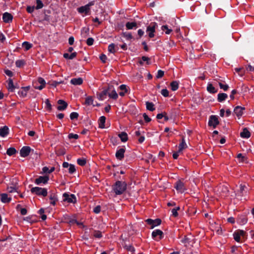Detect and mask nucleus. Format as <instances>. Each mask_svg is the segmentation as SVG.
<instances>
[{"label":"nucleus","mask_w":254,"mask_h":254,"mask_svg":"<svg viewBox=\"0 0 254 254\" xmlns=\"http://www.w3.org/2000/svg\"><path fill=\"white\" fill-rule=\"evenodd\" d=\"M127 189V184L124 181H117L112 186V190L115 195L123 194Z\"/></svg>","instance_id":"f257e3e1"},{"label":"nucleus","mask_w":254,"mask_h":254,"mask_svg":"<svg viewBox=\"0 0 254 254\" xmlns=\"http://www.w3.org/2000/svg\"><path fill=\"white\" fill-rule=\"evenodd\" d=\"M31 192L35 193L37 195L46 196L48 194L47 190L46 188H42L38 187H33L31 189Z\"/></svg>","instance_id":"f03ea898"},{"label":"nucleus","mask_w":254,"mask_h":254,"mask_svg":"<svg viewBox=\"0 0 254 254\" xmlns=\"http://www.w3.org/2000/svg\"><path fill=\"white\" fill-rule=\"evenodd\" d=\"M156 27H157V24L154 22H151L147 27L146 32L148 33L149 38H151L154 37V32Z\"/></svg>","instance_id":"7ed1b4c3"},{"label":"nucleus","mask_w":254,"mask_h":254,"mask_svg":"<svg viewBox=\"0 0 254 254\" xmlns=\"http://www.w3.org/2000/svg\"><path fill=\"white\" fill-rule=\"evenodd\" d=\"M64 201L68 203H75L76 202V197L73 194H68L65 192L63 194Z\"/></svg>","instance_id":"20e7f679"},{"label":"nucleus","mask_w":254,"mask_h":254,"mask_svg":"<svg viewBox=\"0 0 254 254\" xmlns=\"http://www.w3.org/2000/svg\"><path fill=\"white\" fill-rule=\"evenodd\" d=\"M145 222L148 225L150 226V229H153L155 227L161 224V220L159 218H157L155 220L147 219L146 220Z\"/></svg>","instance_id":"39448f33"},{"label":"nucleus","mask_w":254,"mask_h":254,"mask_svg":"<svg viewBox=\"0 0 254 254\" xmlns=\"http://www.w3.org/2000/svg\"><path fill=\"white\" fill-rule=\"evenodd\" d=\"M219 124V122L217 116L215 115H211L210 116L208 123L209 126L215 128Z\"/></svg>","instance_id":"423d86ee"},{"label":"nucleus","mask_w":254,"mask_h":254,"mask_svg":"<svg viewBox=\"0 0 254 254\" xmlns=\"http://www.w3.org/2000/svg\"><path fill=\"white\" fill-rule=\"evenodd\" d=\"M174 188L181 193H183L186 190L184 184L181 180H178L175 183Z\"/></svg>","instance_id":"0eeeda50"},{"label":"nucleus","mask_w":254,"mask_h":254,"mask_svg":"<svg viewBox=\"0 0 254 254\" xmlns=\"http://www.w3.org/2000/svg\"><path fill=\"white\" fill-rule=\"evenodd\" d=\"M49 180L48 176H39L35 179V183L37 185H40L41 184H46Z\"/></svg>","instance_id":"6e6552de"},{"label":"nucleus","mask_w":254,"mask_h":254,"mask_svg":"<svg viewBox=\"0 0 254 254\" xmlns=\"http://www.w3.org/2000/svg\"><path fill=\"white\" fill-rule=\"evenodd\" d=\"M31 151V148L28 146H24L20 150V155L22 157L28 156Z\"/></svg>","instance_id":"1a4fd4ad"},{"label":"nucleus","mask_w":254,"mask_h":254,"mask_svg":"<svg viewBox=\"0 0 254 254\" xmlns=\"http://www.w3.org/2000/svg\"><path fill=\"white\" fill-rule=\"evenodd\" d=\"M126 149L125 148H121L118 149L116 151L115 156L117 159L122 160L124 158V154Z\"/></svg>","instance_id":"9d476101"},{"label":"nucleus","mask_w":254,"mask_h":254,"mask_svg":"<svg viewBox=\"0 0 254 254\" xmlns=\"http://www.w3.org/2000/svg\"><path fill=\"white\" fill-rule=\"evenodd\" d=\"M78 12L80 13H84L85 15H89L90 11V8H88V6H82L77 8Z\"/></svg>","instance_id":"9b49d317"},{"label":"nucleus","mask_w":254,"mask_h":254,"mask_svg":"<svg viewBox=\"0 0 254 254\" xmlns=\"http://www.w3.org/2000/svg\"><path fill=\"white\" fill-rule=\"evenodd\" d=\"M58 104L60 105L57 107V109L59 111H64L67 107V104L63 100H59L58 101Z\"/></svg>","instance_id":"f8f14e48"},{"label":"nucleus","mask_w":254,"mask_h":254,"mask_svg":"<svg viewBox=\"0 0 254 254\" xmlns=\"http://www.w3.org/2000/svg\"><path fill=\"white\" fill-rule=\"evenodd\" d=\"M158 236L159 237L160 240L162 239L164 237L163 232L159 229L155 230L152 232V237L153 239H155Z\"/></svg>","instance_id":"ddd939ff"},{"label":"nucleus","mask_w":254,"mask_h":254,"mask_svg":"<svg viewBox=\"0 0 254 254\" xmlns=\"http://www.w3.org/2000/svg\"><path fill=\"white\" fill-rule=\"evenodd\" d=\"M237 221L240 225H243L247 223L248 219L245 214H241L238 216Z\"/></svg>","instance_id":"4468645a"},{"label":"nucleus","mask_w":254,"mask_h":254,"mask_svg":"<svg viewBox=\"0 0 254 254\" xmlns=\"http://www.w3.org/2000/svg\"><path fill=\"white\" fill-rule=\"evenodd\" d=\"M119 89L121 91L119 92V95L121 96H124L126 93H127L129 90L128 87L125 84H122L119 86Z\"/></svg>","instance_id":"2eb2a0df"},{"label":"nucleus","mask_w":254,"mask_h":254,"mask_svg":"<svg viewBox=\"0 0 254 254\" xmlns=\"http://www.w3.org/2000/svg\"><path fill=\"white\" fill-rule=\"evenodd\" d=\"M12 15L8 12H4L2 15V19L5 23H9L12 20Z\"/></svg>","instance_id":"dca6fc26"},{"label":"nucleus","mask_w":254,"mask_h":254,"mask_svg":"<svg viewBox=\"0 0 254 254\" xmlns=\"http://www.w3.org/2000/svg\"><path fill=\"white\" fill-rule=\"evenodd\" d=\"M245 110V108L242 107L240 106H236L234 110V112L237 115V117H241L243 115V111Z\"/></svg>","instance_id":"f3484780"},{"label":"nucleus","mask_w":254,"mask_h":254,"mask_svg":"<svg viewBox=\"0 0 254 254\" xmlns=\"http://www.w3.org/2000/svg\"><path fill=\"white\" fill-rule=\"evenodd\" d=\"M9 133V128L7 126H3L0 128V136L5 137Z\"/></svg>","instance_id":"a211bd4d"},{"label":"nucleus","mask_w":254,"mask_h":254,"mask_svg":"<svg viewBox=\"0 0 254 254\" xmlns=\"http://www.w3.org/2000/svg\"><path fill=\"white\" fill-rule=\"evenodd\" d=\"M38 82L40 83L41 85L38 86H35V88L39 89V90H42L44 88V87L46 85V81L44 78L42 77H39L38 78Z\"/></svg>","instance_id":"6ab92c4d"},{"label":"nucleus","mask_w":254,"mask_h":254,"mask_svg":"<svg viewBox=\"0 0 254 254\" xmlns=\"http://www.w3.org/2000/svg\"><path fill=\"white\" fill-rule=\"evenodd\" d=\"M206 89H207V91L211 94H214L218 92V89H216L214 87L213 84L211 83H208L207 84Z\"/></svg>","instance_id":"aec40b11"},{"label":"nucleus","mask_w":254,"mask_h":254,"mask_svg":"<svg viewBox=\"0 0 254 254\" xmlns=\"http://www.w3.org/2000/svg\"><path fill=\"white\" fill-rule=\"evenodd\" d=\"M70 83L74 85H80L83 83V79L81 77L74 78L70 80Z\"/></svg>","instance_id":"412c9836"},{"label":"nucleus","mask_w":254,"mask_h":254,"mask_svg":"<svg viewBox=\"0 0 254 254\" xmlns=\"http://www.w3.org/2000/svg\"><path fill=\"white\" fill-rule=\"evenodd\" d=\"M0 200L3 203H9L11 200V198L8 197L6 193H1L0 194Z\"/></svg>","instance_id":"4be33fe9"},{"label":"nucleus","mask_w":254,"mask_h":254,"mask_svg":"<svg viewBox=\"0 0 254 254\" xmlns=\"http://www.w3.org/2000/svg\"><path fill=\"white\" fill-rule=\"evenodd\" d=\"M247 187L245 185H240V190L238 191V195L242 196L246 194L247 192Z\"/></svg>","instance_id":"5701e85b"},{"label":"nucleus","mask_w":254,"mask_h":254,"mask_svg":"<svg viewBox=\"0 0 254 254\" xmlns=\"http://www.w3.org/2000/svg\"><path fill=\"white\" fill-rule=\"evenodd\" d=\"M251 136V133L247 129V128H244L243 131L240 133V136L244 138H248Z\"/></svg>","instance_id":"b1692460"},{"label":"nucleus","mask_w":254,"mask_h":254,"mask_svg":"<svg viewBox=\"0 0 254 254\" xmlns=\"http://www.w3.org/2000/svg\"><path fill=\"white\" fill-rule=\"evenodd\" d=\"M228 98V95L226 93H220L217 95V101L219 102L224 101Z\"/></svg>","instance_id":"393cba45"},{"label":"nucleus","mask_w":254,"mask_h":254,"mask_svg":"<svg viewBox=\"0 0 254 254\" xmlns=\"http://www.w3.org/2000/svg\"><path fill=\"white\" fill-rule=\"evenodd\" d=\"M16 88V86L13 84V80L11 78H9L8 80L7 89L9 92H13Z\"/></svg>","instance_id":"a878e982"},{"label":"nucleus","mask_w":254,"mask_h":254,"mask_svg":"<svg viewBox=\"0 0 254 254\" xmlns=\"http://www.w3.org/2000/svg\"><path fill=\"white\" fill-rule=\"evenodd\" d=\"M106 119V117L103 116L100 117L98 120L99 127L101 128H105Z\"/></svg>","instance_id":"bb28decb"},{"label":"nucleus","mask_w":254,"mask_h":254,"mask_svg":"<svg viewBox=\"0 0 254 254\" xmlns=\"http://www.w3.org/2000/svg\"><path fill=\"white\" fill-rule=\"evenodd\" d=\"M107 95V91L104 89L102 92L97 94V98L100 100H104Z\"/></svg>","instance_id":"cd10ccee"},{"label":"nucleus","mask_w":254,"mask_h":254,"mask_svg":"<svg viewBox=\"0 0 254 254\" xmlns=\"http://www.w3.org/2000/svg\"><path fill=\"white\" fill-rule=\"evenodd\" d=\"M126 27L128 30L136 29L137 28V24L135 22H127L126 24Z\"/></svg>","instance_id":"c85d7f7f"},{"label":"nucleus","mask_w":254,"mask_h":254,"mask_svg":"<svg viewBox=\"0 0 254 254\" xmlns=\"http://www.w3.org/2000/svg\"><path fill=\"white\" fill-rule=\"evenodd\" d=\"M108 50L110 53L114 54L118 50V48L116 47L114 43H111L108 46Z\"/></svg>","instance_id":"c756f323"},{"label":"nucleus","mask_w":254,"mask_h":254,"mask_svg":"<svg viewBox=\"0 0 254 254\" xmlns=\"http://www.w3.org/2000/svg\"><path fill=\"white\" fill-rule=\"evenodd\" d=\"M179 82L178 81H173L170 83V86L172 91H176L179 88Z\"/></svg>","instance_id":"7c9ffc66"},{"label":"nucleus","mask_w":254,"mask_h":254,"mask_svg":"<svg viewBox=\"0 0 254 254\" xmlns=\"http://www.w3.org/2000/svg\"><path fill=\"white\" fill-rule=\"evenodd\" d=\"M122 142H126L128 140L127 134L125 132H121L118 135Z\"/></svg>","instance_id":"2f4dec72"},{"label":"nucleus","mask_w":254,"mask_h":254,"mask_svg":"<svg viewBox=\"0 0 254 254\" xmlns=\"http://www.w3.org/2000/svg\"><path fill=\"white\" fill-rule=\"evenodd\" d=\"M108 95L110 98L113 99L114 100H117L118 98V95L117 92L116 91L115 88L112 90V91L111 92L109 93Z\"/></svg>","instance_id":"473e14b6"},{"label":"nucleus","mask_w":254,"mask_h":254,"mask_svg":"<svg viewBox=\"0 0 254 254\" xmlns=\"http://www.w3.org/2000/svg\"><path fill=\"white\" fill-rule=\"evenodd\" d=\"M49 198L51 200L50 204L53 205H55L56 201L58 200L56 194L53 193H51L50 195Z\"/></svg>","instance_id":"72a5a7b5"},{"label":"nucleus","mask_w":254,"mask_h":254,"mask_svg":"<svg viewBox=\"0 0 254 254\" xmlns=\"http://www.w3.org/2000/svg\"><path fill=\"white\" fill-rule=\"evenodd\" d=\"M187 147V144L184 137H183L182 142L179 145V152H181L185 148Z\"/></svg>","instance_id":"f704fd0d"},{"label":"nucleus","mask_w":254,"mask_h":254,"mask_svg":"<svg viewBox=\"0 0 254 254\" xmlns=\"http://www.w3.org/2000/svg\"><path fill=\"white\" fill-rule=\"evenodd\" d=\"M123 247L127 251L130 252L132 253H134L135 252V249L131 245H128L127 244L125 243L124 245H123Z\"/></svg>","instance_id":"c9c22d12"},{"label":"nucleus","mask_w":254,"mask_h":254,"mask_svg":"<svg viewBox=\"0 0 254 254\" xmlns=\"http://www.w3.org/2000/svg\"><path fill=\"white\" fill-rule=\"evenodd\" d=\"M17 153V150L14 147H10L7 149L6 154L11 156Z\"/></svg>","instance_id":"e433bc0d"},{"label":"nucleus","mask_w":254,"mask_h":254,"mask_svg":"<svg viewBox=\"0 0 254 254\" xmlns=\"http://www.w3.org/2000/svg\"><path fill=\"white\" fill-rule=\"evenodd\" d=\"M218 85L220 88L223 89L224 91H226L229 88L228 85L226 84H224L222 80L218 81Z\"/></svg>","instance_id":"4c0bfd02"},{"label":"nucleus","mask_w":254,"mask_h":254,"mask_svg":"<svg viewBox=\"0 0 254 254\" xmlns=\"http://www.w3.org/2000/svg\"><path fill=\"white\" fill-rule=\"evenodd\" d=\"M146 109L150 111H153L155 110L154 105L152 102H146Z\"/></svg>","instance_id":"58836bf2"},{"label":"nucleus","mask_w":254,"mask_h":254,"mask_svg":"<svg viewBox=\"0 0 254 254\" xmlns=\"http://www.w3.org/2000/svg\"><path fill=\"white\" fill-rule=\"evenodd\" d=\"M22 46L25 49V51H28L32 47V44L28 42L25 41L22 43Z\"/></svg>","instance_id":"ea45409f"},{"label":"nucleus","mask_w":254,"mask_h":254,"mask_svg":"<svg viewBox=\"0 0 254 254\" xmlns=\"http://www.w3.org/2000/svg\"><path fill=\"white\" fill-rule=\"evenodd\" d=\"M26 63L24 60H18L15 62V65L17 67H21L25 64Z\"/></svg>","instance_id":"a19ab883"},{"label":"nucleus","mask_w":254,"mask_h":254,"mask_svg":"<svg viewBox=\"0 0 254 254\" xmlns=\"http://www.w3.org/2000/svg\"><path fill=\"white\" fill-rule=\"evenodd\" d=\"M84 104L85 105H87V106L93 105V99L92 97H91V96H88L87 97H86V99H85V103Z\"/></svg>","instance_id":"79ce46f5"},{"label":"nucleus","mask_w":254,"mask_h":254,"mask_svg":"<svg viewBox=\"0 0 254 254\" xmlns=\"http://www.w3.org/2000/svg\"><path fill=\"white\" fill-rule=\"evenodd\" d=\"M89 29L88 28L84 27L81 29V35L83 37L85 38L89 34Z\"/></svg>","instance_id":"37998d69"},{"label":"nucleus","mask_w":254,"mask_h":254,"mask_svg":"<svg viewBox=\"0 0 254 254\" xmlns=\"http://www.w3.org/2000/svg\"><path fill=\"white\" fill-rule=\"evenodd\" d=\"M161 29L162 31H164L166 34H169L172 31V30L169 28L167 25H163L161 27Z\"/></svg>","instance_id":"c03bdc74"},{"label":"nucleus","mask_w":254,"mask_h":254,"mask_svg":"<svg viewBox=\"0 0 254 254\" xmlns=\"http://www.w3.org/2000/svg\"><path fill=\"white\" fill-rule=\"evenodd\" d=\"M18 94L20 97L24 98L27 96V92L25 90V89H21L18 91Z\"/></svg>","instance_id":"a18cd8bd"},{"label":"nucleus","mask_w":254,"mask_h":254,"mask_svg":"<svg viewBox=\"0 0 254 254\" xmlns=\"http://www.w3.org/2000/svg\"><path fill=\"white\" fill-rule=\"evenodd\" d=\"M77 164L81 166H84L86 164V160L85 158H78L77 160Z\"/></svg>","instance_id":"49530a36"},{"label":"nucleus","mask_w":254,"mask_h":254,"mask_svg":"<svg viewBox=\"0 0 254 254\" xmlns=\"http://www.w3.org/2000/svg\"><path fill=\"white\" fill-rule=\"evenodd\" d=\"M93 236L96 238H101L102 237V232L98 230H94Z\"/></svg>","instance_id":"de8ad7c7"},{"label":"nucleus","mask_w":254,"mask_h":254,"mask_svg":"<svg viewBox=\"0 0 254 254\" xmlns=\"http://www.w3.org/2000/svg\"><path fill=\"white\" fill-rule=\"evenodd\" d=\"M180 209V207L179 206L172 209V211H171L172 215L175 217H178V211Z\"/></svg>","instance_id":"09e8293b"},{"label":"nucleus","mask_w":254,"mask_h":254,"mask_svg":"<svg viewBox=\"0 0 254 254\" xmlns=\"http://www.w3.org/2000/svg\"><path fill=\"white\" fill-rule=\"evenodd\" d=\"M233 237L234 240L237 242H240L241 240V236L239 235V233L235 231L233 233Z\"/></svg>","instance_id":"8fccbe9b"},{"label":"nucleus","mask_w":254,"mask_h":254,"mask_svg":"<svg viewBox=\"0 0 254 254\" xmlns=\"http://www.w3.org/2000/svg\"><path fill=\"white\" fill-rule=\"evenodd\" d=\"M79 117V114L77 112H72L70 114V119L71 120H74L75 119H77Z\"/></svg>","instance_id":"3c124183"},{"label":"nucleus","mask_w":254,"mask_h":254,"mask_svg":"<svg viewBox=\"0 0 254 254\" xmlns=\"http://www.w3.org/2000/svg\"><path fill=\"white\" fill-rule=\"evenodd\" d=\"M123 36L126 38L127 40H130L132 38L131 34L129 32L123 33Z\"/></svg>","instance_id":"603ef678"},{"label":"nucleus","mask_w":254,"mask_h":254,"mask_svg":"<svg viewBox=\"0 0 254 254\" xmlns=\"http://www.w3.org/2000/svg\"><path fill=\"white\" fill-rule=\"evenodd\" d=\"M37 5L35 7L36 9H39L43 7V3L41 0H36Z\"/></svg>","instance_id":"864d4df0"},{"label":"nucleus","mask_w":254,"mask_h":254,"mask_svg":"<svg viewBox=\"0 0 254 254\" xmlns=\"http://www.w3.org/2000/svg\"><path fill=\"white\" fill-rule=\"evenodd\" d=\"M69 167L68 173L71 174H73L76 171L75 166L73 164H70Z\"/></svg>","instance_id":"5fc2aeb1"},{"label":"nucleus","mask_w":254,"mask_h":254,"mask_svg":"<svg viewBox=\"0 0 254 254\" xmlns=\"http://www.w3.org/2000/svg\"><path fill=\"white\" fill-rule=\"evenodd\" d=\"M45 104L46 105V108L47 109V110H48L49 111H51L52 110V105L50 102V100L49 99H47L45 101Z\"/></svg>","instance_id":"6e6d98bb"},{"label":"nucleus","mask_w":254,"mask_h":254,"mask_svg":"<svg viewBox=\"0 0 254 254\" xmlns=\"http://www.w3.org/2000/svg\"><path fill=\"white\" fill-rule=\"evenodd\" d=\"M141 60H142V61H140L139 62V64L140 65H142L143 64V62H147V64H149V63L148 62V61L149 60V58H148L147 57H145V56H142L141 57Z\"/></svg>","instance_id":"4d7b16f0"},{"label":"nucleus","mask_w":254,"mask_h":254,"mask_svg":"<svg viewBox=\"0 0 254 254\" xmlns=\"http://www.w3.org/2000/svg\"><path fill=\"white\" fill-rule=\"evenodd\" d=\"M161 94L164 96V97H168L169 96V91L167 89H163L161 90Z\"/></svg>","instance_id":"13d9d810"},{"label":"nucleus","mask_w":254,"mask_h":254,"mask_svg":"<svg viewBox=\"0 0 254 254\" xmlns=\"http://www.w3.org/2000/svg\"><path fill=\"white\" fill-rule=\"evenodd\" d=\"M63 82V81H52L50 82L51 85L56 87H57L59 84L62 83Z\"/></svg>","instance_id":"bf43d9fd"},{"label":"nucleus","mask_w":254,"mask_h":254,"mask_svg":"<svg viewBox=\"0 0 254 254\" xmlns=\"http://www.w3.org/2000/svg\"><path fill=\"white\" fill-rule=\"evenodd\" d=\"M99 59H100V60L102 61V62L103 63H105L106 62L107 58V56L105 54H102L99 56Z\"/></svg>","instance_id":"052dcab7"},{"label":"nucleus","mask_w":254,"mask_h":254,"mask_svg":"<svg viewBox=\"0 0 254 254\" xmlns=\"http://www.w3.org/2000/svg\"><path fill=\"white\" fill-rule=\"evenodd\" d=\"M94 40L93 38H88L86 40V44L88 46H92L93 44Z\"/></svg>","instance_id":"680f3d73"},{"label":"nucleus","mask_w":254,"mask_h":254,"mask_svg":"<svg viewBox=\"0 0 254 254\" xmlns=\"http://www.w3.org/2000/svg\"><path fill=\"white\" fill-rule=\"evenodd\" d=\"M164 75V72L162 70H159L157 71V74L156 75V78H160L162 77Z\"/></svg>","instance_id":"e2e57ef3"},{"label":"nucleus","mask_w":254,"mask_h":254,"mask_svg":"<svg viewBox=\"0 0 254 254\" xmlns=\"http://www.w3.org/2000/svg\"><path fill=\"white\" fill-rule=\"evenodd\" d=\"M236 231L239 233L240 236H242L243 238L247 236L246 232L243 230H237Z\"/></svg>","instance_id":"0e129e2a"},{"label":"nucleus","mask_w":254,"mask_h":254,"mask_svg":"<svg viewBox=\"0 0 254 254\" xmlns=\"http://www.w3.org/2000/svg\"><path fill=\"white\" fill-rule=\"evenodd\" d=\"M68 137L69 139L74 138V139H77L78 138L79 136L77 134H73L72 133H71L68 135Z\"/></svg>","instance_id":"69168bd1"},{"label":"nucleus","mask_w":254,"mask_h":254,"mask_svg":"<svg viewBox=\"0 0 254 254\" xmlns=\"http://www.w3.org/2000/svg\"><path fill=\"white\" fill-rule=\"evenodd\" d=\"M237 157V158L241 159L242 162H244L247 159L246 156H244L242 153H239Z\"/></svg>","instance_id":"338daca9"},{"label":"nucleus","mask_w":254,"mask_h":254,"mask_svg":"<svg viewBox=\"0 0 254 254\" xmlns=\"http://www.w3.org/2000/svg\"><path fill=\"white\" fill-rule=\"evenodd\" d=\"M101 211V206L97 205L93 209V212L96 214H98Z\"/></svg>","instance_id":"774afa93"}]
</instances>
